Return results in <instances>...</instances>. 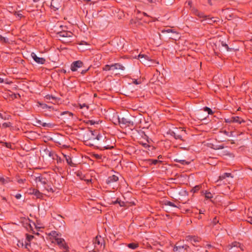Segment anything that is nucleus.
<instances>
[{"instance_id": "9d476101", "label": "nucleus", "mask_w": 252, "mask_h": 252, "mask_svg": "<svg viewBox=\"0 0 252 252\" xmlns=\"http://www.w3.org/2000/svg\"><path fill=\"white\" fill-rule=\"evenodd\" d=\"M62 0H52L51 7L54 10H58L62 6Z\"/></svg>"}, {"instance_id": "4d7b16f0", "label": "nucleus", "mask_w": 252, "mask_h": 252, "mask_svg": "<svg viewBox=\"0 0 252 252\" xmlns=\"http://www.w3.org/2000/svg\"><path fill=\"white\" fill-rule=\"evenodd\" d=\"M193 12L194 13L195 15H197V14H199V11L196 9H192Z\"/></svg>"}, {"instance_id": "f8f14e48", "label": "nucleus", "mask_w": 252, "mask_h": 252, "mask_svg": "<svg viewBox=\"0 0 252 252\" xmlns=\"http://www.w3.org/2000/svg\"><path fill=\"white\" fill-rule=\"evenodd\" d=\"M31 56L33 60L37 63L43 64L45 63L46 60L44 58L38 57L33 52L32 53Z\"/></svg>"}, {"instance_id": "dca6fc26", "label": "nucleus", "mask_w": 252, "mask_h": 252, "mask_svg": "<svg viewBox=\"0 0 252 252\" xmlns=\"http://www.w3.org/2000/svg\"><path fill=\"white\" fill-rule=\"evenodd\" d=\"M30 193L34 194L37 198H40L42 197V193L37 189H33L30 190Z\"/></svg>"}, {"instance_id": "680f3d73", "label": "nucleus", "mask_w": 252, "mask_h": 252, "mask_svg": "<svg viewBox=\"0 0 252 252\" xmlns=\"http://www.w3.org/2000/svg\"><path fill=\"white\" fill-rule=\"evenodd\" d=\"M90 69V67H89L88 69H85V70H83L81 72V74H85Z\"/></svg>"}, {"instance_id": "c03bdc74", "label": "nucleus", "mask_w": 252, "mask_h": 252, "mask_svg": "<svg viewBox=\"0 0 252 252\" xmlns=\"http://www.w3.org/2000/svg\"><path fill=\"white\" fill-rule=\"evenodd\" d=\"M25 181H26L25 178L20 179L17 178V182H18L20 184H23Z\"/></svg>"}, {"instance_id": "bf43d9fd", "label": "nucleus", "mask_w": 252, "mask_h": 252, "mask_svg": "<svg viewBox=\"0 0 252 252\" xmlns=\"http://www.w3.org/2000/svg\"><path fill=\"white\" fill-rule=\"evenodd\" d=\"M21 62V63H23V62H24V61L23 60L21 59V58L19 59L18 58H17V63Z\"/></svg>"}, {"instance_id": "39448f33", "label": "nucleus", "mask_w": 252, "mask_h": 252, "mask_svg": "<svg viewBox=\"0 0 252 252\" xmlns=\"http://www.w3.org/2000/svg\"><path fill=\"white\" fill-rule=\"evenodd\" d=\"M185 133V130L180 129L176 128L175 131L170 132V134L172 136H173L176 139H179L184 141L182 138V135Z\"/></svg>"}, {"instance_id": "ea45409f", "label": "nucleus", "mask_w": 252, "mask_h": 252, "mask_svg": "<svg viewBox=\"0 0 252 252\" xmlns=\"http://www.w3.org/2000/svg\"><path fill=\"white\" fill-rule=\"evenodd\" d=\"M221 44L222 46L224 47L227 51H229L230 50V49L228 46V45L223 41H221Z\"/></svg>"}, {"instance_id": "6e6552de", "label": "nucleus", "mask_w": 252, "mask_h": 252, "mask_svg": "<svg viewBox=\"0 0 252 252\" xmlns=\"http://www.w3.org/2000/svg\"><path fill=\"white\" fill-rule=\"evenodd\" d=\"M189 246L187 245H180L177 243L173 248V251L176 252H185L189 248Z\"/></svg>"}, {"instance_id": "ddd939ff", "label": "nucleus", "mask_w": 252, "mask_h": 252, "mask_svg": "<svg viewBox=\"0 0 252 252\" xmlns=\"http://www.w3.org/2000/svg\"><path fill=\"white\" fill-rule=\"evenodd\" d=\"M119 123L120 124L124 125L125 126H129L130 125H132L133 123L126 118H119Z\"/></svg>"}, {"instance_id": "4468645a", "label": "nucleus", "mask_w": 252, "mask_h": 252, "mask_svg": "<svg viewBox=\"0 0 252 252\" xmlns=\"http://www.w3.org/2000/svg\"><path fill=\"white\" fill-rule=\"evenodd\" d=\"M55 242L56 243L60 248L66 250L67 248L66 245L65 243L64 240L63 238H60L57 239V240H55Z\"/></svg>"}, {"instance_id": "7c9ffc66", "label": "nucleus", "mask_w": 252, "mask_h": 252, "mask_svg": "<svg viewBox=\"0 0 252 252\" xmlns=\"http://www.w3.org/2000/svg\"><path fill=\"white\" fill-rule=\"evenodd\" d=\"M240 244L241 243L239 242L235 241L232 243L231 244L229 245V246L230 247L231 249L233 247L239 248V247H240Z\"/></svg>"}, {"instance_id": "393cba45", "label": "nucleus", "mask_w": 252, "mask_h": 252, "mask_svg": "<svg viewBox=\"0 0 252 252\" xmlns=\"http://www.w3.org/2000/svg\"><path fill=\"white\" fill-rule=\"evenodd\" d=\"M127 247L130 249L134 250L138 247V244L137 243H132L128 244Z\"/></svg>"}, {"instance_id": "2f4dec72", "label": "nucleus", "mask_w": 252, "mask_h": 252, "mask_svg": "<svg viewBox=\"0 0 252 252\" xmlns=\"http://www.w3.org/2000/svg\"><path fill=\"white\" fill-rule=\"evenodd\" d=\"M165 205H168V206H171V207H178L177 205H176L174 203H173V202H171L170 201H166L165 202Z\"/></svg>"}, {"instance_id": "473e14b6", "label": "nucleus", "mask_w": 252, "mask_h": 252, "mask_svg": "<svg viewBox=\"0 0 252 252\" xmlns=\"http://www.w3.org/2000/svg\"><path fill=\"white\" fill-rule=\"evenodd\" d=\"M59 26L61 29V31L60 32H68L67 31V28L66 26L61 25L60 24H59Z\"/></svg>"}, {"instance_id": "a19ab883", "label": "nucleus", "mask_w": 252, "mask_h": 252, "mask_svg": "<svg viewBox=\"0 0 252 252\" xmlns=\"http://www.w3.org/2000/svg\"><path fill=\"white\" fill-rule=\"evenodd\" d=\"M7 183H8V179L0 178V183L2 184H5Z\"/></svg>"}, {"instance_id": "6e6d98bb", "label": "nucleus", "mask_w": 252, "mask_h": 252, "mask_svg": "<svg viewBox=\"0 0 252 252\" xmlns=\"http://www.w3.org/2000/svg\"><path fill=\"white\" fill-rule=\"evenodd\" d=\"M119 198H117L115 201H112L111 204H119V202L120 201Z\"/></svg>"}, {"instance_id": "8fccbe9b", "label": "nucleus", "mask_w": 252, "mask_h": 252, "mask_svg": "<svg viewBox=\"0 0 252 252\" xmlns=\"http://www.w3.org/2000/svg\"><path fill=\"white\" fill-rule=\"evenodd\" d=\"M224 121H225V123H232V118L230 117L229 118L225 119Z\"/></svg>"}, {"instance_id": "37998d69", "label": "nucleus", "mask_w": 252, "mask_h": 252, "mask_svg": "<svg viewBox=\"0 0 252 252\" xmlns=\"http://www.w3.org/2000/svg\"><path fill=\"white\" fill-rule=\"evenodd\" d=\"M25 16L21 13H19V12H17V20H20L22 18H24Z\"/></svg>"}, {"instance_id": "79ce46f5", "label": "nucleus", "mask_w": 252, "mask_h": 252, "mask_svg": "<svg viewBox=\"0 0 252 252\" xmlns=\"http://www.w3.org/2000/svg\"><path fill=\"white\" fill-rule=\"evenodd\" d=\"M174 33H176V36H175V37L170 36L169 38L174 39L175 40H177V38L179 39L180 37V36L179 35V32H174Z\"/></svg>"}, {"instance_id": "4c0bfd02", "label": "nucleus", "mask_w": 252, "mask_h": 252, "mask_svg": "<svg viewBox=\"0 0 252 252\" xmlns=\"http://www.w3.org/2000/svg\"><path fill=\"white\" fill-rule=\"evenodd\" d=\"M209 18L210 19H212V20L211 21H209V20H203V21H206V24H212L213 23L216 22V20H213V19H214V18H210L209 16H208Z\"/></svg>"}, {"instance_id": "412c9836", "label": "nucleus", "mask_w": 252, "mask_h": 252, "mask_svg": "<svg viewBox=\"0 0 252 252\" xmlns=\"http://www.w3.org/2000/svg\"><path fill=\"white\" fill-rule=\"evenodd\" d=\"M197 16L200 18H202L203 19L201 20V21H203V20H209L211 21L212 19H210L207 15H204V14L202 12H200L199 11V14H197Z\"/></svg>"}, {"instance_id": "49530a36", "label": "nucleus", "mask_w": 252, "mask_h": 252, "mask_svg": "<svg viewBox=\"0 0 252 252\" xmlns=\"http://www.w3.org/2000/svg\"><path fill=\"white\" fill-rule=\"evenodd\" d=\"M5 144H6V146L8 148H10L11 149L15 148V146L14 144H13V145H12L11 144L8 143H6Z\"/></svg>"}, {"instance_id": "774afa93", "label": "nucleus", "mask_w": 252, "mask_h": 252, "mask_svg": "<svg viewBox=\"0 0 252 252\" xmlns=\"http://www.w3.org/2000/svg\"><path fill=\"white\" fill-rule=\"evenodd\" d=\"M239 248L241 249V251H243L244 250V246L240 244V247Z\"/></svg>"}, {"instance_id": "20e7f679", "label": "nucleus", "mask_w": 252, "mask_h": 252, "mask_svg": "<svg viewBox=\"0 0 252 252\" xmlns=\"http://www.w3.org/2000/svg\"><path fill=\"white\" fill-rule=\"evenodd\" d=\"M94 247L97 249H100L102 247L104 248V240L100 235H97L93 241Z\"/></svg>"}, {"instance_id": "2eb2a0df", "label": "nucleus", "mask_w": 252, "mask_h": 252, "mask_svg": "<svg viewBox=\"0 0 252 252\" xmlns=\"http://www.w3.org/2000/svg\"><path fill=\"white\" fill-rule=\"evenodd\" d=\"M119 177L115 175L109 176L106 180V183L107 185H110L111 184L118 181Z\"/></svg>"}, {"instance_id": "7ed1b4c3", "label": "nucleus", "mask_w": 252, "mask_h": 252, "mask_svg": "<svg viewBox=\"0 0 252 252\" xmlns=\"http://www.w3.org/2000/svg\"><path fill=\"white\" fill-rule=\"evenodd\" d=\"M106 139L108 140L106 142L105 140L103 139H101L99 141H103L104 142L103 143H102L101 142H99L97 143V147L98 148L100 149L101 150H108V149H112L114 147L113 146H111L109 144V140L106 138Z\"/></svg>"}, {"instance_id": "72a5a7b5", "label": "nucleus", "mask_w": 252, "mask_h": 252, "mask_svg": "<svg viewBox=\"0 0 252 252\" xmlns=\"http://www.w3.org/2000/svg\"><path fill=\"white\" fill-rule=\"evenodd\" d=\"M111 69H113V67L112 66V65H110L108 64H106L103 67V70L104 71H109Z\"/></svg>"}, {"instance_id": "e2e57ef3", "label": "nucleus", "mask_w": 252, "mask_h": 252, "mask_svg": "<svg viewBox=\"0 0 252 252\" xmlns=\"http://www.w3.org/2000/svg\"><path fill=\"white\" fill-rule=\"evenodd\" d=\"M161 32H173V30H172V29H167V30H165V29L162 30L161 31Z\"/></svg>"}, {"instance_id": "f257e3e1", "label": "nucleus", "mask_w": 252, "mask_h": 252, "mask_svg": "<svg viewBox=\"0 0 252 252\" xmlns=\"http://www.w3.org/2000/svg\"><path fill=\"white\" fill-rule=\"evenodd\" d=\"M83 138L85 142L86 143V145H92V144H91V143L89 142V141H94L95 139L99 141L101 139H103L105 140L106 142L108 141L106 139L105 136H103L100 134H96V131H92L91 130H89L88 132L84 134Z\"/></svg>"}, {"instance_id": "0eeeda50", "label": "nucleus", "mask_w": 252, "mask_h": 252, "mask_svg": "<svg viewBox=\"0 0 252 252\" xmlns=\"http://www.w3.org/2000/svg\"><path fill=\"white\" fill-rule=\"evenodd\" d=\"M34 180H35V182L37 183H39V182L41 184L44 185V188L45 189H46V187L45 186L47 185L48 180L46 179V178L44 177L43 175H39L37 176H35Z\"/></svg>"}, {"instance_id": "864d4df0", "label": "nucleus", "mask_w": 252, "mask_h": 252, "mask_svg": "<svg viewBox=\"0 0 252 252\" xmlns=\"http://www.w3.org/2000/svg\"><path fill=\"white\" fill-rule=\"evenodd\" d=\"M80 107L81 108H84L85 107H86L87 109L89 108V106L87 105V104H86L85 103H83L82 104H80Z\"/></svg>"}, {"instance_id": "a18cd8bd", "label": "nucleus", "mask_w": 252, "mask_h": 252, "mask_svg": "<svg viewBox=\"0 0 252 252\" xmlns=\"http://www.w3.org/2000/svg\"><path fill=\"white\" fill-rule=\"evenodd\" d=\"M45 98L47 99H56V97L55 96H53V95H49V94H48V95H46L45 96Z\"/></svg>"}, {"instance_id": "aec40b11", "label": "nucleus", "mask_w": 252, "mask_h": 252, "mask_svg": "<svg viewBox=\"0 0 252 252\" xmlns=\"http://www.w3.org/2000/svg\"><path fill=\"white\" fill-rule=\"evenodd\" d=\"M63 156H64V157L65 158V159H66V161L67 164L69 165H70V166H72V167L75 166V164H74L72 161V159L70 157H69V156H66L65 155H64Z\"/></svg>"}, {"instance_id": "a878e982", "label": "nucleus", "mask_w": 252, "mask_h": 252, "mask_svg": "<svg viewBox=\"0 0 252 252\" xmlns=\"http://www.w3.org/2000/svg\"><path fill=\"white\" fill-rule=\"evenodd\" d=\"M138 58L139 59H144L146 61H151V60H150V58L148 56L144 54H139L138 56Z\"/></svg>"}, {"instance_id": "f03ea898", "label": "nucleus", "mask_w": 252, "mask_h": 252, "mask_svg": "<svg viewBox=\"0 0 252 252\" xmlns=\"http://www.w3.org/2000/svg\"><path fill=\"white\" fill-rule=\"evenodd\" d=\"M54 37L62 41L63 43L71 42V38L73 35V32H52Z\"/></svg>"}, {"instance_id": "0e129e2a", "label": "nucleus", "mask_w": 252, "mask_h": 252, "mask_svg": "<svg viewBox=\"0 0 252 252\" xmlns=\"http://www.w3.org/2000/svg\"><path fill=\"white\" fill-rule=\"evenodd\" d=\"M18 166H19V167H21V168H22V167H24V164H23V163H22L21 162L19 164H17V167Z\"/></svg>"}, {"instance_id": "9b49d317", "label": "nucleus", "mask_w": 252, "mask_h": 252, "mask_svg": "<svg viewBox=\"0 0 252 252\" xmlns=\"http://www.w3.org/2000/svg\"><path fill=\"white\" fill-rule=\"evenodd\" d=\"M17 246L18 247H21L22 248H25L29 250V247H31V244L27 242L26 241L24 240H19L18 241V243H17Z\"/></svg>"}, {"instance_id": "603ef678", "label": "nucleus", "mask_w": 252, "mask_h": 252, "mask_svg": "<svg viewBox=\"0 0 252 252\" xmlns=\"http://www.w3.org/2000/svg\"><path fill=\"white\" fill-rule=\"evenodd\" d=\"M119 204L121 207H124L126 205V203L124 201H122L121 200H120L119 202Z\"/></svg>"}, {"instance_id": "5fc2aeb1", "label": "nucleus", "mask_w": 252, "mask_h": 252, "mask_svg": "<svg viewBox=\"0 0 252 252\" xmlns=\"http://www.w3.org/2000/svg\"><path fill=\"white\" fill-rule=\"evenodd\" d=\"M94 157L96 158H97V159H101V157H102V156H101V155H98V154H94Z\"/></svg>"}, {"instance_id": "052dcab7", "label": "nucleus", "mask_w": 252, "mask_h": 252, "mask_svg": "<svg viewBox=\"0 0 252 252\" xmlns=\"http://www.w3.org/2000/svg\"><path fill=\"white\" fill-rule=\"evenodd\" d=\"M133 83L136 85H138V84H139L141 83V82L140 81H137V80H136V79H134L133 81Z\"/></svg>"}, {"instance_id": "cd10ccee", "label": "nucleus", "mask_w": 252, "mask_h": 252, "mask_svg": "<svg viewBox=\"0 0 252 252\" xmlns=\"http://www.w3.org/2000/svg\"><path fill=\"white\" fill-rule=\"evenodd\" d=\"M149 162L151 164L156 165L158 163H161V161L158 159H150L149 160Z\"/></svg>"}, {"instance_id": "f704fd0d", "label": "nucleus", "mask_w": 252, "mask_h": 252, "mask_svg": "<svg viewBox=\"0 0 252 252\" xmlns=\"http://www.w3.org/2000/svg\"><path fill=\"white\" fill-rule=\"evenodd\" d=\"M203 110L204 111L207 112L208 114L212 115L213 114V112L212 111L211 109H210V108H209L208 107L206 106V107H204Z\"/></svg>"}, {"instance_id": "13d9d810", "label": "nucleus", "mask_w": 252, "mask_h": 252, "mask_svg": "<svg viewBox=\"0 0 252 252\" xmlns=\"http://www.w3.org/2000/svg\"><path fill=\"white\" fill-rule=\"evenodd\" d=\"M10 93H11V94H9V95L11 96L12 98L13 99L15 98H16V94L14 93H12V92H10Z\"/></svg>"}, {"instance_id": "5701e85b", "label": "nucleus", "mask_w": 252, "mask_h": 252, "mask_svg": "<svg viewBox=\"0 0 252 252\" xmlns=\"http://www.w3.org/2000/svg\"><path fill=\"white\" fill-rule=\"evenodd\" d=\"M174 161L176 162H179L182 165H189L190 163V162L189 161H187L184 159L178 160V158L174 159Z\"/></svg>"}, {"instance_id": "3c124183", "label": "nucleus", "mask_w": 252, "mask_h": 252, "mask_svg": "<svg viewBox=\"0 0 252 252\" xmlns=\"http://www.w3.org/2000/svg\"><path fill=\"white\" fill-rule=\"evenodd\" d=\"M140 144H141L145 148L150 147V145L146 143L140 142Z\"/></svg>"}, {"instance_id": "4be33fe9", "label": "nucleus", "mask_w": 252, "mask_h": 252, "mask_svg": "<svg viewBox=\"0 0 252 252\" xmlns=\"http://www.w3.org/2000/svg\"><path fill=\"white\" fill-rule=\"evenodd\" d=\"M232 177V176H231V173H224L223 174H222L221 175L219 176V180H218V181L219 180H222L224 179L225 178H226V177Z\"/></svg>"}, {"instance_id": "a211bd4d", "label": "nucleus", "mask_w": 252, "mask_h": 252, "mask_svg": "<svg viewBox=\"0 0 252 252\" xmlns=\"http://www.w3.org/2000/svg\"><path fill=\"white\" fill-rule=\"evenodd\" d=\"M232 123H236L241 124L242 123H244L245 121L241 117L238 116L231 117Z\"/></svg>"}, {"instance_id": "58836bf2", "label": "nucleus", "mask_w": 252, "mask_h": 252, "mask_svg": "<svg viewBox=\"0 0 252 252\" xmlns=\"http://www.w3.org/2000/svg\"><path fill=\"white\" fill-rule=\"evenodd\" d=\"M0 41L2 42L7 43L8 42V39L2 36L1 35H0Z\"/></svg>"}, {"instance_id": "338daca9", "label": "nucleus", "mask_w": 252, "mask_h": 252, "mask_svg": "<svg viewBox=\"0 0 252 252\" xmlns=\"http://www.w3.org/2000/svg\"><path fill=\"white\" fill-rule=\"evenodd\" d=\"M207 116H208L203 117V116H200L198 118V119L200 120H204V119H206Z\"/></svg>"}, {"instance_id": "09e8293b", "label": "nucleus", "mask_w": 252, "mask_h": 252, "mask_svg": "<svg viewBox=\"0 0 252 252\" xmlns=\"http://www.w3.org/2000/svg\"><path fill=\"white\" fill-rule=\"evenodd\" d=\"M218 222H219V220L217 219V218L216 217L214 218L213 221H212V223L213 224V225H216Z\"/></svg>"}, {"instance_id": "b1692460", "label": "nucleus", "mask_w": 252, "mask_h": 252, "mask_svg": "<svg viewBox=\"0 0 252 252\" xmlns=\"http://www.w3.org/2000/svg\"><path fill=\"white\" fill-rule=\"evenodd\" d=\"M36 122L37 124L41 125V126H42L43 127H46V126L50 127L51 126V125L50 124H47V123H42V122L41 121H40V120H36Z\"/></svg>"}, {"instance_id": "f3484780", "label": "nucleus", "mask_w": 252, "mask_h": 252, "mask_svg": "<svg viewBox=\"0 0 252 252\" xmlns=\"http://www.w3.org/2000/svg\"><path fill=\"white\" fill-rule=\"evenodd\" d=\"M49 235L52 236L55 240H57V239L61 238V234L56 231H52L49 233Z\"/></svg>"}, {"instance_id": "6ab92c4d", "label": "nucleus", "mask_w": 252, "mask_h": 252, "mask_svg": "<svg viewBox=\"0 0 252 252\" xmlns=\"http://www.w3.org/2000/svg\"><path fill=\"white\" fill-rule=\"evenodd\" d=\"M112 66L113 67V69H120L121 70L125 69V67L122 64L119 63L112 64Z\"/></svg>"}, {"instance_id": "69168bd1", "label": "nucleus", "mask_w": 252, "mask_h": 252, "mask_svg": "<svg viewBox=\"0 0 252 252\" xmlns=\"http://www.w3.org/2000/svg\"><path fill=\"white\" fill-rule=\"evenodd\" d=\"M248 221L252 224V217H248Z\"/></svg>"}, {"instance_id": "bb28decb", "label": "nucleus", "mask_w": 252, "mask_h": 252, "mask_svg": "<svg viewBox=\"0 0 252 252\" xmlns=\"http://www.w3.org/2000/svg\"><path fill=\"white\" fill-rule=\"evenodd\" d=\"M189 239L191 242H197L199 241V238L198 237L194 236H189Z\"/></svg>"}, {"instance_id": "c9c22d12", "label": "nucleus", "mask_w": 252, "mask_h": 252, "mask_svg": "<svg viewBox=\"0 0 252 252\" xmlns=\"http://www.w3.org/2000/svg\"><path fill=\"white\" fill-rule=\"evenodd\" d=\"M205 197L206 199H211L213 198V194L210 192H206Z\"/></svg>"}, {"instance_id": "e433bc0d", "label": "nucleus", "mask_w": 252, "mask_h": 252, "mask_svg": "<svg viewBox=\"0 0 252 252\" xmlns=\"http://www.w3.org/2000/svg\"><path fill=\"white\" fill-rule=\"evenodd\" d=\"M65 114H68V116L69 117H73V113L70 112H69V111H64V112H63L61 114V115L63 116V115H64Z\"/></svg>"}, {"instance_id": "423d86ee", "label": "nucleus", "mask_w": 252, "mask_h": 252, "mask_svg": "<svg viewBox=\"0 0 252 252\" xmlns=\"http://www.w3.org/2000/svg\"><path fill=\"white\" fill-rule=\"evenodd\" d=\"M19 223L27 230L32 229V226L30 224V220L26 217H21L19 220Z\"/></svg>"}, {"instance_id": "de8ad7c7", "label": "nucleus", "mask_w": 252, "mask_h": 252, "mask_svg": "<svg viewBox=\"0 0 252 252\" xmlns=\"http://www.w3.org/2000/svg\"><path fill=\"white\" fill-rule=\"evenodd\" d=\"M11 125V123L8 122V123H4L3 124H2V127H9Z\"/></svg>"}, {"instance_id": "c85d7f7f", "label": "nucleus", "mask_w": 252, "mask_h": 252, "mask_svg": "<svg viewBox=\"0 0 252 252\" xmlns=\"http://www.w3.org/2000/svg\"><path fill=\"white\" fill-rule=\"evenodd\" d=\"M201 185H197L195 186L192 189L191 191L193 193L197 192L201 188Z\"/></svg>"}, {"instance_id": "c756f323", "label": "nucleus", "mask_w": 252, "mask_h": 252, "mask_svg": "<svg viewBox=\"0 0 252 252\" xmlns=\"http://www.w3.org/2000/svg\"><path fill=\"white\" fill-rule=\"evenodd\" d=\"M26 238L25 240V241H26L27 242L31 244L30 242L31 240L33 238V236L32 235H29L28 234H26Z\"/></svg>"}, {"instance_id": "1a4fd4ad", "label": "nucleus", "mask_w": 252, "mask_h": 252, "mask_svg": "<svg viewBox=\"0 0 252 252\" xmlns=\"http://www.w3.org/2000/svg\"><path fill=\"white\" fill-rule=\"evenodd\" d=\"M83 65V63L81 61H76L71 63L70 69L72 71H76L78 68L82 67Z\"/></svg>"}]
</instances>
